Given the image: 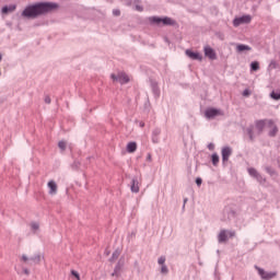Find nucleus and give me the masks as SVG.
<instances>
[{"mask_svg": "<svg viewBox=\"0 0 280 280\" xmlns=\"http://www.w3.org/2000/svg\"><path fill=\"white\" fill-rule=\"evenodd\" d=\"M0 75H1V72H0Z\"/></svg>", "mask_w": 280, "mask_h": 280, "instance_id": "8fccbe9b", "label": "nucleus"}, {"mask_svg": "<svg viewBox=\"0 0 280 280\" xmlns=\"http://www.w3.org/2000/svg\"><path fill=\"white\" fill-rule=\"evenodd\" d=\"M246 132H247V136L249 138V141H255V126L254 125H250L249 127L246 128Z\"/></svg>", "mask_w": 280, "mask_h": 280, "instance_id": "dca6fc26", "label": "nucleus"}, {"mask_svg": "<svg viewBox=\"0 0 280 280\" xmlns=\"http://www.w3.org/2000/svg\"><path fill=\"white\" fill-rule=\"evenodd\" d=\"M182 209H183V211H185V203L183 205V208H182Z\"/></svg>", "mask_w": 280, "mask_h": 280, "instance_id": "49530a36", "label": "nucleus"}, {"mask_svg": "<svg viewBox=\"0 0 280 280\" xmlns=\"http://www.w3.org/2000/svg\"><path fill=\"white\" fill-rule=\"evenodd\" d=\"M165 260H166L165 256H161V257L158 259L159 266H165Z\"/></svg>", "mask_w": 280, "mask_h": 280, "instance_id": "473e14b6", "label": "nucleus"}, {"mask_svg": "<svg viewBox=\"0 0 280 280\" xmlns=\"http://www.w3.org/2000/svg\"><path fill=\"white\" fill-rule=\"evenodd\" d=\"M266 170H267V172H270V168L267 167Z\"/></svg>", "mask_w": 280, "mask_h": 280, "instance_id": "09e8293b", "label": "nucleus"}, {"mask_svg": "<svg viewBox=\"0 0 280 280\" xmlns=\"http://www.w3.org/2000/svg\"><path fill=\"white\" fill-rule=\"evenodd\" d=\"M40 259H43V256L40 254H37L30 258L31 264H40Z\"/></svg>", "mask_w": 280, "mask_h": 280, "instance_id": "412c9836", "label": "nucleus"}, {"mask_svg": "<svg viewBox=\"0 0 280 280\" xmlns=\"http://www.w3.org/2000/svg\"><path fill=\"white\" fill-rule=\"evenodd\" d=\"M252 49L250 46L244 44H238L236 46V51H238V54H242V51H250Z\"/></svg>", "mask_w": 280, "mask_h": 280, "instance_id": "a211bd4d", "label": "nucleus"}, {"mask_svg": "<svg viewBox=\"0 0 280 280\" xmlns=\"http://www.w3.org/2000/svg\"><path fill=\"white\" fill-rule=\"evenodd\" d=\"M147 161H149V162L152 161V154L151 153L147 154Z\"/></svg>", "mask_w": 280, "mask_h": 280, "instance_id": "a19ab883", "label": "nucleus"}, {"mask_svg": "<svg viewBox=\"0 0 280 280\" xmlns=\"http://www.w3.org/2000/svg\"><path fill=\"white\" fill-rule=\"evenodd\" d=\"M250 95V90L246 89L243 91V97H248Z\"/></svg>", "mask_w": 280, "mask_h": 280, "instance_id": "c9c22d12", "label": "nucleus"}, {"mask_svg": "<svg viewBox=\"0 0 280 280\" xmlns=\"http://www.w3.org/2000/svg\"><path fill=\"white\" fill-rule=\"evenodd\" d=\"M23 272H24L26 276H28V275H30V269L24 268V269H23Z\"/></svg>", "mask_w": 280, "mask_h": 280, "instance_id": "79ce46f5", "label": "nucleus"}, {"mask_svg": "<svg viewBox=\"0 0 280 280\" xmlns=\"http://www.w3.org/2000/svg\"><path fill=\"white\" fill-rule=\"evenodd\" d=\"M127 152H129V154H132V152H137V142H129L127 144Z\"/></svg>", "mask_w": 280, "mask_h": 280, "instance_id": "6ab92c4d", "label": "nucleus"}, {"mask_svg": "<svg viewBox=\"0 0 280 280\" xmlns=\"http://www.w3.org/2000/svg\"><path fill=\"white\" fill-rule=\"evenodd\" d=\"M47 187L50 196H56V194H58V184H56L54 180L48 182Z\"/></svg>", "mask_w": 280, "mask_h": 280, "instance_id": "9d476101", "label": "nucleus"}, {"mask_svg": "<svg viewBox=\"0 0 280 280\" xmlns=\"http://www.w3.org/2000/svg\"><path fill=\"white\" fill-rule=\"evenodd\" d=\"M130 190L132 194H139V179L137 177L132 178Z\"/></svg>", "mask_w": 280, "mask_h": 280, "instance_id": "2eb2a0df", "label": "nucleus"}, {"mask_svg": "<svg viewBox=\"0 0 280 280\" xmlns=\"http://www.w3.org/2000/svg\"><path fill=\"white\" fill-rule=\"evenodd\" d=\"M58 148L61 150V152H65L67 150V141L65 140L59 141Z\"/></svg>", "mask_w": 280, "mask_h": 280, "instance_id": "4be33fe9", "label": "nucleus"}, {"mask_svg": "<svg viewBox=\"0 0 280 280\" xmlns=\"http://www.w3.org/2000/svg\"><path fill=\"white\" fill-rule=\"evenodd\" d=\"M1 60H3V55L0 54V62H1Z\"/></svg>", "mask_w": 280, "mask_h": 280, "instance_id": "a18cd8bd", "label": "nucleus"}, {"mask_svg": "<svg viewBox=\"0 0 280 280\" xmlns=\"http://www.w3.org/2000/svg\"><path fill=\"white\" fill-rule=\"evenodd\" d=\"M151 89L154 97H160L161 90L159 89V83L154 80H151Z\"/></svg>", "mask_w": 280, "mask_h": 280, "instance_id": "ddd939ff", "label": "nucleus"}, {"mask_svg": "<svg viewBox=\"0 0 280 280\" xmlns=\"http://www.w3.org/2000/svg\"><path fill=\"white\" fill-rule=\"evenodd\" d=\"M31 229L32 231H38L40 229V224H38V222H32L31 223Z\"/></svg>", "mask_w": 280, "mask_h": 280, "instance_id": "7c9ffc66", "label": "nucleus"}, {"mask_svg": "<svg viewBox=\"0 0 280 280\" xmlns=\"http://www.w3.org/2000/svg\"><path fill=\"white\" fill-rule=\"evenodd\" d=\"M231 154H233V149L231 147H223L221 151L222 162L226 163L231 158Z\"/></svg>", "mask_w": 280, "mask_h": 280, "instance_id": "0eeeda50", "label": "nucleus"}, {"mask_svg": "<svg viewBox=\"0 0 280 280\" xmlns=\"http://www.w3.org/2000/svg\"><path fill=\"white\" fill-rule=\"evenodd\" d=\"M252 71H259V62L254 61L250 63Z\"/></svg>", "mask_w": 280, "mask_h": 280, "instance_id": "cd10ccee", "label": "nucleus"}, {"mask_svg": "<svg viewBox=\"0 0 280 280\" xmlns=\"http://www.w3.org/2000/svg\"><path fill=\"white\" fill-rule=\"evenodd\" d=\"M220 38H221V40H224V37L221 36Z\"/></svg>", "mask_w": 280, "mask_h": 280, "instance_id": "de8ad7c7", "label": "nucleus"}, {"mask_svg": "<svg viewBox=\"0 0 280 280\" xmlns=\"http://www.w3.org/2000/svg\"><path fill=\"white\" fill-rule=\"evenodd\" d=\"M196 185H198V187H200V185H202V178H200V177L196 178Z\"/></svg>", "mask_w": 280, "mask_h": 280, "instance_id": "4c0bfd02", "label": "nucleus"}, {"mask_svg": "<svg viewBox=\"0 0 280 280\" xmlns=\"http://www.w3.org/2000/svg\"><path fill=\"white\" fill-rule=\"evenodd\" d=\"M186 56H188V58H190V60H202V55H200L199 52H194L189 49L186 50Z\"/></svg>", "mask_w": 280, "mask_h": 280, "instance_id": "f8f14e48", "label": "nucleus"}, {"mask_svg": "<svg viewBox=\"0 0 280 280\" xmlns=\"http://www.w3.org/2000/svg\"><path fill=\"white\" fill-rule=\"evenodd\" d=\"M112 80H114V82H119V84H128V82H130L128 74L124 72H120L117 75L112 74Z\"/></svg>", "mask_w": 280, "mask_h": 280, "instance_id": "423d86ee", "label": "nucleus"}, {"mask_svg": "<svg viewBox=\"0 0 280 280\" xmlns=\"http://www.w3.org/2000/svg\"><path fill=\"white\" fill-rule=\"evenodd\" d=\"M149 21L152 25H176V21H174L172 18H160V16H151L149 18Z\"/></svg>", "mask_w": 280, "mask_h": 280, "instance_id": "f03ea898", "label": "nucleus"}, {"mask_svg": "<svg viewBox=\"0 0 280 280\" xmlns=\"http://www.w3.org/2000/svg\"><path fill=\"white\" fill-rule=\"evenodd\" d=\"M255 268L262 280H271L275 279V277H277V271H266L257 266H255Z\"/></svg>", "mask_w": 280, "mask_h": 280, "instance_id": "20e7f679", "label": "nucleus"}, {"mask_svg": "<svg viewBox=\"0 0 280 280\" xmlns=\"http://www.w3.org/2000/svg\"><path fill=\"white\" fill-rule=\"evenodd\" d=\"M119 255H121V253L119 250H115L109 258V261H115V259H119Z\"/></svg>", "mask_w": 280, "mask_h": 280, "instance_id": "a878e982", "label": "nucleus"}, {"mask_svg": "<svg viewBox=\"0 0 280 280\" xmlns=\"http://www.w3.org/2000/svg\"><path fill=\"white\" fill-rule=\"evenodd\" d=\"M135 10H137V12H143V8L141 7V4H136Z\"/></svg>", "mask_w": 280, "mask_h": 280, "instance_id": "f704fd0d", "label": "nucleus"}, {"mask_svg": "<svg viewBox=\"0 0 280 280\" xmlns=\"http://www.w3.org/2000/svg\"><path fill=\"white\" fill-rule=\"evenodd\" d=\"M44 102H45V104H51V97L45 96Z\"/></svg>", "mask_w": 280, "mask_h": 280, "instance_id": "e433bc0d", "label": "nucleus"}, {"mask_svg": "<svg viewBox=\"0 0 280 280\" xmlns=\"http://www.w3.org/2000/svg\"><path fill=\"white\" fill-rule=\"evenodd\" d=\"M270 98H271V100L279 101V100H280V91H279V92L272 91V92L270 93Z\"/></svg>", "mask_w": 280, "mask_h": 280, "instance_id": "393cba45", "label": "nucleus"}, {"mask_svg": "<svg viewBox=\"0 0 280 280\" xmlns=\"http://www.w3.org/2000/svg\"><path fill=\"white\" fill-rule=\"evenodd\" d=\"M229 237H235V231L221 230L218 234L219 244H224L225 242H229Z\"/></svg>", "mask_w": 280, "mask_h": 280, "instance_id": "7ed1b4c3", "label": "nucleus"}, {"mask_svg": "<svg viewBox=\"0 0 280 280\" xmlns=\"http://www.w3.org/2000/svg\"><path fill=\"white\" fill-rule=\"evenodd\" d=\"M255 128L257 130V135H261V132H264V128H266V120H256Z\"/></svg>", "mask_w": 280, "mask_h": 280, "instance_id": "4468645a", "label": "nucleus"}, {"mask_svg": "<svg viewBox=\"0 0 280 280\" xmlns=\"http://www.w3.org/2000/svg\"><path fill=\"white\" fill-rule=\"evenodd\" d=\"M14 10H16V7L15 5H4L2 9H1V12L2 14H8L10 12H14Z\"/></svg>", "mask_w": 280, "mask_h": 280, "instance_id": "aec40b11", "label": "nucleus"}, {"mask_svg": "<svg viewBox=\"0 0 280 280\" xmlns=\"http://www.w3.org/2000/svg\"><path fill=\"white\" fill-rule=\"evenodd\" d=\"M145 127V122L141 121L140 122V128H144Z\"/></svg>", "mask_w": 280, "mask_h": 280, "instance_id": "37998d69", "label": "nucleus"}, {"mask_svg": "<svg viewBox=\"0 0 280 280\" xmlns=\"http://www.w3.org/2000/svg\"><path fill=\"white\" fill-rule=\"evenodd\" d=\"M159 137H161V128H155L152 131V143H159Z\"/></svg>", "mask_w": 280, "mask_h": 280, "instance_id": "f3484780", "label": "nucleus"}, {"mask_svg": "<svg viewBox=\"0 0 280 280\" xmlns=\"http://www.w3.org/2000/svg\"><path fill=\"white\" fill-rule=\"evenodd\" d=\"M208 150H215V144L209 143L208 144Z\"/></svg>", "mask_w": 280, "mask_h": 280, "instance_id": "58836bf2", "label": "nucleus"}, {"mask_svg": "<svg viewBox=\"0 0 280 280\" xmlns=\"http://www.w3.org/2000/svg\"><path fill=\"white\" fill-rule=\"evenodd\" d=\"M255 178L258 183H260V185H264V183H266V178L264 176H261V174H259V173L256 175Z\"/></svg>", "mask_w": 280, "mask_h": 280, "instance_id": "bb28decb", "label": "nucleus"}, {"mask_svg": "<svg viewBox=\"0 0 280 280\" xmlns=\"http://www.w3.org/2000/svg\"><path fill=\"white\" fill-rule=\"evenodd\" d=\"M253 21L250 15H243L233 20L234 27H240V25L248 24Z\"/></svg>", "mask_w": 280, "mask_h": 280, "instance_id": "39448f33", "label": "nucleus"}, {"mask_svg": "<svg viewBox=\"0 0 280 280\" xmlns=\"http://www.w3.org/2000/svg\"><path fill=\"white\" fill-rule=\"evenodd\" d=\"M188 200V198H184V205H187Z\"/></svg>", "mask_w": 280, "mask_h": 280, "instance_id": "c03bdc74", "label": "nucleus"}, {"mask_svg": "<svg viewBox=\"0 0 280 280\" xmlns=\"http://www.w3.org/2000/svg\"><path fill=\"white\" fill-rule=\"evenodd\" d=\"M113 14L114 16H121V11L119 9H114Z\"/></svg>", "mask_w": 280, "mask_h": 280, "instance_id": "72a5a7b5", "label": "nucleus"}, {"mask_svg": "<svg viewBox=\"0 0 280 280\" xmlns=\"http://www.w3.org/2000/svg\"><path fill=\"white\" fill-rule=\"evenodd\" d=\"M220 163V155L218 153L212 154V164L215 166Z\"/></svg>", "mask_w": 280, "mask_h": 280, "instance_id": "5701e85b", "label": "nucleus"}, {"mask_svg": "<svg viewBox=\"0 0 280 280\" xmlns=\"http://www.w3.org/2000/svg\"><path fill=\"white\" fill-rule=\"evenodd\" d=\"M57 8L58 3L56 2H37L27 5L22 11V16H24V19H38V16H43L48 14V12H52V10H57Z\"/></svg>", "mask_w": 280, "mask_h": 280, "instance_id": "f257e3e1", "label": "nucleus"}, {"mask_svg": "<svg viewBox=\"0 0 280 280\" xmlns=\"http://www.w3.org/2000/svg\"><path fill=\"white\" fill-rule=\"evenodd\" d=\"M203 51H205V56H207V58H209L210 60H215V58H218V56L215 55V50H213L211 46H206L203 48Z\"/></svg>", "mask_w": 280, "mask_h": 280, "instance_id": "1a4fd4ad", "label": "nucleus"}, {"mask_svg": "<svg viewBox=\"0 0 280 280\" xmlns=\"http://www.w3.org/2000/svg\"><path fill=\"white\" fill-rule=\"evenodd\" d=\"M278 67H279V63H277V61H275V60L270 61L269 69H278Z\"/></svg>", "mask_w": 280, "mask_h": 280, "instance_id": "2f4dec72", "label": "nucleus"}, {"mask_svg": "<svg viewBox=\"0 0 280 280\" xmlns=\"http://www.w3.org/2000/svg\"><path fill=\"white\" fill-rule=\"evenodd\" d=\"M22 261H30V258L27 257V255H22Z\"/></svg>", "mask_w": 280, "mask_h": 280, "instance_id": "ea45409f", "label": "nucleus"}, {"mask_svg": "<svg viewBox=\"0 0 280 280\" xmlns=\"http://www.w3.org/2000/svg\"><path fill=\"white\" fill-rule=\"evenodd\" d=\"M122 268H124V260L119 259L114 268V272L112 273V277H116V279H119V277H121Z\"/></svg>", "mask_w": 280, "mask_h": 280, "instance_id": "6e6552de", "label": "nucleus"}, {"mask_svg": "<svg viewBox=\"0 0 280 280\" xmlns=\"http://www.w3.org/2000/svg\"><path fill=\"white\" fill-rule=\"evenodd\" d=\"M277 132H279V128L273 126V128L269 131V137H277Z\"/></svg>", "mask_w": 280, "mask_h": 280, "instance_id": "c85d7f7f", "label": "nucleus"}, {"mask_svg": "<svg viewBox=\"0 0 280 280\" xmlns=\"http://www.w3.org/2000/svg\"><path fill=\"white\" fill-rule=\"evenodd\" d=\"M247 172H248L249 176H252L253 178H255L259 174V172H257V170L253 168V167H249L247 170Z\"/></svg>", "mask_w": 280, "mask_h": 280, "instance_id": "b1692460", "label": "nucleus"}, {"mask_svg": "<svg viewBox=\"0 0 280 280\" xmlns=\"http://www.w3.org/2000/svg\"><path fill=\"white\" fill-rule=\"evenodd\" d=\"M205 115L207 119H213V117H218V115H220V109L209 108L205 112Z\"/></svg>", "mask_w": 280, "mask_h": 280, "instance_id": "9b49d317", "label": "nucleus"}, {"mask_svg": "<svg viewBox=\"0 0 280 280\" xmlns=\"http://www.w3.org/2000/svg\"><path fill=\"white\" fill-rule=\"evenodd\" d=\"M161 275H168L170 273V269L167 268V265H161Z\"/></svg>", "mask_w": 280, "mask_h": 280, "instance_id": "c756f323", "label": "nucleus"}]
</instances>
